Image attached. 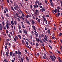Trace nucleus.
I'll use <instances>...</instances> for the list:
<instances>
[{
    "label": "nucleus",
    "mask_w": 62,
    "mask_h": 62,
    "mask_svg": "<svg viewBox=\"0 0 62 62\" xmlns=\"http://www.w3.org/2000/svg\"><path fill=\"white\" fill-rule=\"evenodd\" d=\"M59 9H60V7L59 6H58L57 7V10L58 12V13L57 14H56V17H57L58 16L59 17V15L60 14V13H59L60 12V11H59Z\"/></svg>",
    "instance_id": "1"
},
{
    "label": "nucleus",
    "mask_w": 62,
    "mask_h": 62,
    "mask_svg": "<svg viewBox=\"0 0 62 62\" xmlns=\"http://www.w3.org/2000/svg\"><path fill=\"white\" fill-rule=\"evenodd\" d=\"M50 58L52 60V61H53L54 62V61H55V59H54V57H53V56L52 55H50Z\"/></svg>",
    "instance_id": "2"
},
{
    "label": "nucleus",
    "mask_w": 62,
    "mask_h": 62,
    "mask_svg": "<svg viewBox=\"0 0 62 62\" xmlns=\"http://www.w3.org/2000/svg\"><path fill=\"white\" fill-rule=\"evenodd\" d=\"M40 11L41 12H43V11H45V9L44 8H42V9H40Z\"/></svg>",
    "instance_id": "3"
},
{
    "label": "nucleus",
    "mask_w": 62,
    "mask_h": 62,
    "mask_svg": "<svg viewBox=\"0 0 62 62\" xmlns=\"http://www.w3.org/2000/svg\"><path fill=\"white\" fill-rule=\"evenodd\" d=\"M3 27H2V25L0 23V30L2 31L3 29Z\"/></svg>",
    "instance_id": "4"
},
{
    "label": "nucleus",
    "mask_w": 62,
    "mask_h": 62,
    "mask_svg": "<svg viewBox=\"0 0 62 62\" xmlns=\"http://www.w3.org/2000/svg\"><path fill=\"white\" fill-rule=\"evenodd\" d=\"M10 25V24L9 23H7L6 24V28L7 29H8V25Z\"/></svg>",
    "instance_id": "5"
},
{
    "label": "nucleus",
    "mask_w": 62,
    "mask_h": 62,
    "mask_svg": "<svg viewBox=\"0 0 62 62\" xmlns=\"http://www.w3.org/2000/svg\"><path fill=\"white\" fill-rule=\"evenodd\" d=\"M35 39H36V40L38 42H39V40H40L39 38H38L37 39V37H36Z\"/></svg>",
    "instance_id": "6"
},
{
    "label": "nucleus",
    "mask_w": 62,
    "mask_h": 62,
    "mask_svg": "<svg viewBox=\"0 0 62 62\" xmlns=\"http://www.w3.org/2000/svg\"><path fill=\"white\" fill-rule=\"evenodd\" d=\"M18 54H19V55H21V51L20 50H18Z\"/></svg>",
    "instance_id": "7"
},
{
    "label": "nucleus",
    "mask_w": 62,
    "mask_h": 62,
    "mask_svg": "<svg viewBox=\"0 0 62 62\" xmlns=\"http://www.w3.org/2000/svg\"><path fill=\"white\" fill-rule=\"evenodd\" d=\"M16 8L17 9H19V6L17 5V4H16Z\"/></svg>",
    "instance_id": "8"
},
{
    "label": "nucleus",
    "mask_w": 62,
    "mask_h": 62,
    "mask_svg": "<svg viewBox=\"0 0 62 62\" xmlns=\"http://www.w3.org/2000/svg\"><path fill=\"white\" fill-rule=\"evenodd\" d=\"M32 28L34 30H35V31H36V29L35 28H36V27L35 26H32Z\"/></svg>",
    "instance_id": "9"
},
{
    "label": "nucleus",
    "mask_w": 62,
    "mask_h": 62,
    "mask_svg": "<svg viewBox=\"0 0 62 62\" xmlns=\"http://www.w3.org/2000/svg\"><path fill=\"white\" fill-rule=\"evenodd\" d=\"M48 33L50 35H51V34L50 33V30H48L47 31Z\"/></svg>",
    "instance_id": "10"
},
{
    "label": "nucleus",
    "mask_w": 62,
    "mask_h": 62,
    "mask_svg": "<svg viewBox=\"0 0 62 62\" xmlns=\"http://www.w3.org/2000/svg\"><path fill=\"white\" fill-rule=\"evenodd\" d=\"M22 43L23 45H24L25 44V42H24V41L23 40H22Z\"/></svg>",
    "instance_id": "11"
},
{
    "label": "nucleus",
    "mask_w": 62,
    "mask_h": 62,
    "mask_svg": "<svg viewBox=\"0 0 62 62\" xmlns=\"http://www.w3.org/2000/svg\"><path fill=\"white\" fill-rule=\"evenodd\" d=\"M22 27L23 28H25V27H24V25L23 24H22Z\"/></svg>",
    "instance_id": "12"
},
{
    "label": "nucleus",
    "mask_w": 62,
    "mask_h": 62,
    "mask_svg": "<svg viewBox=\"0 0 62 62\" xmlns=\"http://www.w3.org/2000/svg\"><path fill=\"white\" fill-rule=\"evenodd\" d=\"M32 24H35V21H34V20H32Z\"/></svg>",
    "instance_id": "13"
},
{
    "label": "nucleus",
    "mask_w": 62,
    "mask_h": 62,
    "mask_svg": "<svg viewBox=\"0 0 62 62\" xmlns=\"http://www.w3.org/2000/svg\"><path fill=\"white\" fill-rule=\"evenodd\" d=\"M23 32L24 33L26 34H27V31L25 30H23Z\"/></svg>",
    "instance_id": "14"
},
{
    "label": "nucleus",
    "mask_w": 62,
    "mask_h": 62,
    "mask_svg": "<svg viewBox=\"0 0 62 62\" xmlns=\"http://www.w3.org/2000/svg\"><path fill=\"white\" fill-rule=\"evenodd\" d=\"M37 22L39 23H40V20L39 19L38 20Z\"/></svg>",
    "instance_id": "15"
},
{
    "label": "nucleus",
    "mask_w": 62,
    "mask_h": 62,
    "mask_svg": "<svg viewBox=\"0 0 62 62\" xmlns=\"http://www.w3.org/2000/svg\"><path fill=\"white\" fill-rule=\"evenodd\" d=\"M44 39L46 41H48V38H46L45 37H44Z\"/></svg>",
    "instance_id": "16"
},
{
    "label": "nucleus",
    "mask_w": 62,
    "mask_h": 62,
    "mask_svg": "<svg viewBox=\"0 0 62 62\" xmlns=\"http://www.w3.org/2000/svg\"><path fill=\"white\" fill-rule=\"evenodd\" d=\"M15 38H16V39H18V36H15Z\"/></svg>",
    "instance_id": "17"
},
{
    "label": "nucleus",
    "mask_w": 62,
    "mask_h": 62,
    "mask_svg": "<svg viewBox=\"0 0 62 62\" xmlns=\"http://www.w3.org/2000/svg\"><path fill=\"white\" fill-rule=\"evenodd\" d=\"M11 24L12 25H14V23L13 21H11Z\"/></svg>",
    "instance_id": "18"
},
{
    "label": "nucleus",
    "mask_w": 62,
    "mask_h": 62,
    "mask_svg": "<svg viewBox=\"0 0 62 62\" xmlns=\"http://www.w3.org/2000/svg\"><path fill=\"white\" fill-rule=\"evenodd\" d=\"M8 54H9V53H8V52H7L6 53V56L7 57H8Z\"/></svg>",
    "instance_id": "19"
},
{
    "label": "nucleus",
    "mask_w": 62,
    "mask_h": 62,
    "mask_svg": "<svg viewBox=\"0 0 62 62\" xmlns=\"http://www.w3.org/2000/svg\"><path fill=\"white\" fill-rule=\"evenodd\" d=\"M18 37L19 38V39H21V35H18Z\"/></svg>",
    "instance_id": "20"
},
{
    "label": "nucleus",
    "mask_w": 62,
    "mask_h": 62,
    "mask_svg": "<svg viewBox=\"0 0 62 62\" xmlns=\"http://www.w3.org/2000/svg\"><path fill=\"white\" fill-rule=\"evenodd\" d=\"M14 23L15 25H16V24H17V21H14Z\"/></svg>",
    "instance_id": "21"
},
{
    "label": "nucleus",
    "mask_w": 62,
    "mask_h": 62,
    "mask_svg": "<svg viewBox=\"0 0 62 62\" xmlns=\"http://www.w3.org/2000/svg\"><path fill=\"white\" fill-rule=\"evenodd\" d=\"M11 8L12 10H13V11H15V10H14V9L13 8V7H11Z\"/></svg>",
    "instance_id": "22"
},
{
    "label": "nucleus",
    "mask_w": 62,
    "mask_h": 62,
    "mask_svg": "<svg viewBox=\"0 0 62 62\" xmlns=\"http://www.w3.org/2000/svg\"><path fill=\"white\" fill-rule=\"evenodd\" d=\"M26 58L27 61H29V59L28 58V57L27 56H26Z\"/></svg>",
    "instance_id": "23"
},
{
    "label": "nucleus",
    "mask_w": 62,
    "mask_h": 62,
    "mask_svg": "<svg viewBox=\"0 0 62 62\" xmlns=\"http://www.w3.org/2000/svg\"><path fill=\"white\" fill-rule=\"evenodd\" d=\"M2 24H3V26H5V22H4V21H3L2 22Z\"/></svg>",
    "instance_id": "24"
},
{
    "label": "nucleus",
    "mask_w": 62,
    "mask_h": 62,
    "mask_svg": "<svg viewBox=\"0 0 62 62\" xmlns=\"http://www.w3.org/2000/svg\"><path fill=\"white\" fill-rule=\"evenodd\" d=\"M57 52L58 53V54H61V53H60V52L59 51H58V50H57Z\"/></svg>",
    "instance_id": "25"
},
{
    "label": "nucleus",
    "mask_w": 62,
    "mask_h": 62,
    "mask_svg": "<svg viewBox=\"0 0 62 62\" xmlns=\"http://www.w3.org/2000/svg\"><path fill=\"white\" fill-rule=\"evenodd\" d=\"M52 55L54 57V59H56V58L55 56H54V55Z\"/></svg>",
    "instance_id": "26"
},
{
    "label": "nucleus",
    "mask_w": 62,
    "mask_h": 62,
    "mask_svg": "<svg viewBox=\"0 0 62 62\" xmlns=\"http://www.w3.org/2000/svg\"><path fill=\"white\" fill-rule=\"evenodd\" d=\"M14 9L15 10H17V9L15 7H14Z\"/></svg>",
    "instance_id": "27"
},
{
    "label": "nucleus",
    "mask_w": 62,
    "mask_h": 62,
    "mask_svg": "<svg viewBox=\"0 0 62 62\" xmlns=\"http://www.w3.org/2000/svg\"><path fill=\"white\" fill-rule=\"evenodd\" d=\"M12 52H10V56H12Z\"/></svg>",
    "instance_id": "28"
},
{
    "label": "nucleus",
    "mask_w": 62,
    "mask_h": 62,
    "mask_svg": "<svg viewBox=\"0 0 62 62\" xmlns=\"http://www.w3.org/2000/svg\"><path fill=\"white\" fill-rule=\"evenodd\" d=\"M21 18L23 20H24V18H23V17L22 16H21Z\"/></svg>",
    "instance_id": "29"
},
{
    "label": "nucleus",
    "mask_w": 62,
    "mask_h": 62,
    "mask_svg": "<svg viewBox=\"0 0 62 62\" xmlns=\"http://www.w3.org/2000/svg\"><path fill=\"white\" fill-rule=\"evenodd\" d=\"M5 10L7 12H8V9H7V8H5Z\"/></svg>",
    "instance_id": "30"
},
{
    "label": "nucleus",
    "mask_w": 62,
    "mask_h": 62,
    "mask_svg": "<svg viewBox=\"0 0 62 62\" xmlns=\"http://www.w3.org/2000/svg\"><path fill=\"white\" fill-rule=\"evenodd\" d=\"M39 41L40 42V43H43V42H42V40H41V39H40L39 40Z\"/></svg>",
    "instance_id": "31"
},
{
    "label": "nucleus",
    "mask_w": 62,
    "mask_h": 62,
    "mask_svg": "<svg viewBox=\"0 0 62 62\" xmlns=\"http://www.w3.org/2000/svg\"><path fill=\"white\" fill-rule=\"evenodd\" d=\"M35 35L36 37H39V36L36 33V34L35 33Z\"/></svg>",
    "instance_id": "32"
},
{
    "label": "nucleus",
    "mask_w": 62,
    "mask_h": 62,
    "mask_svg": "<svg viewBox=\"0 0 62 62\" xmlns=\"http://www.w3.org/2000/svg\"><path fill=\"white\" fill-rule=\"evenodd\" d=\"M50 5L53 7L54 6V4H53L52 3H50Z\"/></svg>",
    "instance_id": "33"
},
{
    "label": "nucleus",
    "mask_w": 62,
    "mask_h": 62,
    "mask_svg": "<svg viewBox=\"0 0 62 62\" xmlns=\"http://www.w3.org/2000/svg\"><path fill=\"white\" fill-rule=\"evenodd\" d=\"M49 47H50L51 49H53V48H52V46H51V45H49Z\"/></svg>",
    "instance_id": "34"
},
{
    "label": "nucleus",
    "mask_w": 62,
    "mask_h": 62,
    "mask_svg": "<svg viewBox=\"0 0 62 62\" xmlns=\"http://www.w3.org/2000/svg\"><path fill=\"white\" fill-rule=\"evenodd\" d=\"M6 34H8V31L7 30L6 31Z\"/></svg>",
    "instance_id": "35"
},
{
    "label": "nucleus",
    "mask_w": 62,
    "mask_h": 62,
    "mask_svg": "<svg viewBox=\"0 0 62 62\" xmlns=\"http://www.w3.org/2000/svg\"><path fill=\"white\" fill-rule=\"evenodd\" d=\"M6 15L7 17H9V16L8 14H6Z\"/></svg>",
    "instance_id": "36"
},
{
    "label": "nucleus",
    "mask_w": 62,
    "mask_h": 62,
    "mask_svg": "<svg viewBox=\"0 0 62 62\" xmlns=\"http://www.w3.org/2000/svg\"><path fill=\"white\" fill-rule=\"evenodd\" d=\"M18 26L19 28V30H20V29H21V26L19 25Z\"/></svg>",
    "instance_id": "37"
},
{
    "label": "nucleus",
    "mask_w": 62,
    "mask_h": 62,
    "mask_svg": "<svg viewBox=\"0 0 62 62\" xmlns=\"http://www.w3.org/2000/svg\"><path fill=\"white\" fill-rule=\"evenodd\" d=\"M35 11L37 13H39V10H36Z\"/></svg>",
    "instance_id": "38"
},
{
    "label": "nucleus",
    "mask_w": 62,
    "mask_h": 62,
    "mask_svg": "<svg viewBox=\"0 0 62 62\" xmlns=\"http://www.w3.org/2000/svg\"><path fill=\"white\" fill-rule=\"evenodd\" d=\"M14 39L15 41H17V40H16V39L14 37Z\"/></svg>",
    "instance_id": "39"
},
{
    "label": "nucleus",
    "mask_w": 62,
    "mask_h": 62,
    "mask_svg": "<svg viewBox=\"0 0 62 62\" xmlns=\"http://www.w3.org/2000/svg\"><path fill=\"white\" fill-rule=\"evenodd\" d=\"M43 57L44 59H46V58L44 56H43Z\"/></svg>",
    "instance_id": "40"
},
{
    "label": "nucleus",
    "mask_w": 62,
    "mask_h": 62,
    "mask_svg": "<svg viewBox=\"0 0 62 62\" xmlns=\"http://www.w3.org/2000/svg\"><path fill=\"white\" fill-rule=\"evenodd\" d=\"M30 8H31V9H32V8H33V7H32V5H30Z\"/></svg>",
    "instance_id": "41"
},
{
    "label": "nucleus",
    "mask_w": 62,
    "mask_h": 62,
    "mask_svg": "<svg viewBox=\"0 0 62 62\" xmlns=\"http://www.w3.org/2000/svg\"><path fill=\"white\" fill-rule=\"evenodd\" d=\"M57 9L56 8L55 9V10H54V12H57Z\"/></svg>",
    "instance_id": "42"
},
{
    "label": "nucleus",
    "mask_w": 62,
    "mask_h": 62,
    "mask_svg": "<svg viewBox=\"0 0 62 62\" xmlns=\"http://www.w3.org/2000/svg\"><path fill=\"white\" fill-rule=\"evenodd\" d=\"M1 17L3 19H4V16H3V15H1Z\"/></svg>",
    "instance_id": "43"
},
{
    "label": "nucleus",
    "mask_w": 62,
    "mask_h": 62,
    "mask_svg": "<svg viewBox=\"0 0 62 62\" xmlns=\"http://www.w3.org/2000/svg\"><path fill=\"white\" fill-rule=\"evenodd\" d=\"M26 40H27L28 42H29V39H28L27 38L26 39Z\"/></svg>",
    "instance_id": "44"
},
{
    "label": "nucleus",
    "mask_w": 62,
    "mask_h": 62,
    "mask_svg": "<svg viewBox=\"0 0 62 62\" xmlns=\"http://www.w3.org/2000/svg\"><path fill=\"white\" fill-rule=\"evenodd\" d=\"M45 2L46 4L47 3V0H45Z\"/></svg>",
    "instance_id": "45"
},
{
    "label": "nucleus",
    "mask_w": 62,
    "mask_h": 62,
    "mask_svg": "<svg viewBox=\"0 0 62 62\" xmlns=\"http://www.w3.org/2000/svg\"><path fill=\"white\" fill-rule=\"evenodd\" d=\"M9 22V21H8V20H7V23H9V22Z\"/></svg>",
    "instance_id": "46"
},
{
    "label": "nucleus",
    "mask_w": 62,
    "mask_h": 62,
    "mask_svg": "<svg viewBox=\"0 0 62 62\" xmlns=\"http://www.w3.org/2000/svg\"><path fill=\"white\" fill-rule=\"evenodd\" d=\"M36 46H39V44H38V43H36Z\"/></svg>",
    "instance_id": "47"
},
{
    "label": "nucleus",
    "mask_w": 62,
    "mask_h": 62,
    "mask_svg": "<svg viewBox=\"0 0 62 62\" xmlns=\"http://www.w3.org/2000/svg\"><path fill=\"white\" fill-rule=\"evenodd\" d=\"M15 53L16 54H18V51H15Z\"/></svg>",
    "instance_id": "48"
},
{
    "label": "nucleus",
    "mask_w": 62,
    "mask_h": 62,
    "mask_svg": "<svg viewBox=\"0 0 62 62\" xmlns=\"http://www.w3.org/2000/svg\"><path fill=\"white\" fill-rule=\"evenodd\" d=\"M37 54L38 56H39V53H38Z\"/></svg>",
    "instance_id": "49"
},
{
    "label": "nucleus",
    "mask_w": 62,
    "mask_h": 62,
    "mask_svg": "<svg viewBox=\"0 0 62 62\" xmlns=\"http://www.w3.org/2000/svg\"><path fill=\"white\" fill-rule=\"evenodd\" d=\"M44 55L45 56V57H46V54L45 53L44 54Z\"/></svg>",
    "instance_id": "50"
},
{
    "label": "nucleus",
    "mask_w": 62,
    "mask_h": 62,
    "mask_svg": "<svg viewBox=\"0 0 62 62\" xmlns=\"http://www.w3.org/2000/svg\"><path fill=\"white\" fill-rule=\"evenodd\" d=\"M21 60L22 62H23V58H21Z\"/></svg>",
    "instance_id": "51"
},
{
    "label": "nucleus",
    "mask_w": 62,
    "mask_h": 62,
    "mask_svg": "<svg viewBox=\"0 0 62 62\" xmlns=\"http://www.w3.org/2000/svg\"><path fill=\"white\" fill-rule=\"evenodd\" d=\"M62 35V33H60V34H59V36H61V35Z\"/></svg>",
    "instance_id": "52"
},
{
    "label": "nucleus",
    "mask_w": 62,
    "mask_h": 62,
    "mask_svg": "<svg viewBox=\"0 0 62 62\" xmlns=\"http://www.w3.org/2000/svg\"><path fill=\"white\" fill-rule=\"evenodd\" d=\"M27 23L28 24H29V25L30 24V23L29 22V21L27 22Z\"/></svg>",
    "instance_id": "53"
},
{
    "label": "nucleus",
    "mask_w": 62,
    "mask_h": 62,
    "mask_svg": "<svg viewBox=\"0 0 62 62\" xmlns=\"http://www.w3.org/2000/svg\"><path fill=\"white\" fill-rule=\"evenodd\" d=\"M7 2L8 3H9V0H7Z\"/></svg>",
    "instance_id": "54"
},
{
    "label": "nucleus",
    "mask_w": 62,
    "mask_h": 62,
    "mask_svg": "<svg viewBox=\"0 0 62 62\" xmlns=\"http://www.w3.org/2000/svg\"><path fill=\"white\" fill-rule=\"evenodd\" d=\"M25 42L26 43V44H27V45H28V42L27 41H26Z\"/></svg>",
    "instance_id": "55"
},
{
    "label": "nucleus",
    "mask_w": 62,
    "mask_h": 62,
    "mask_svg": "<svg viewBox=\"0 0 62 62\" xmlns=\"http://www.w3.org/2000/svg\"><path fill=\"white\" fill-rule=\"evenodd\" d=\"M39 6L38 5H36V8H37Z\"/></svg>",
    "instance_id": "56"
},
{
    "label": "nucleus",
    "mask_w": 62,
    "mask_h": 62,
    "mask_svg": "<svg viewBox=\"0 0 62 62\" xmlns=\"http://www.w3.org/2000/svg\"><path fill=\"white\" fill-rule=\"evenodd\" d=\"M28 17H29V18H30L31 17V16L30 15H29L28 16Z\"/></svg>",
    "instance_id": "57"
},
{
    "label": "nucleus",
    "mask_w": 62,
    "mask_h": 62,
    "mask_svg": "<svg viewBox=\"0 0 62 62\" xmlns=\"http://www.w3.org/2000/svg\"><path fill=\"white\" fill-rule=\"evenodd\" d=\"M37 4H38L37 2L36 1V2L35 3V5H37Z\"/></svg>",
    "instance_id": "58"
},
{
    "label": "nucleus",
    "mask_w": 62,
    "mask_h": 62,
    "mask_svg": "<svg viewBox=\"0 0 62 62\" xmlns=\"http://www.w3.org/2000/svg\"><path fill=\"white\" fill-rule=\"evenodd\" d=\"M5 50H6L7 49V46H5Z\"/></svg>",
    "instance_id": "59"
},
{
    "label": "nucleus",
    "mask_w": 62,
    "mask_h": 62,
    "mask_svg": "<svg viewBox=\"0 0 62 62\" xmlns=\"http://www.w3.org/2000/svg\"><path fill=\"white\" fill-rule=\"evenodd\" d=\"M41 37H44V35L43 34H41Z\"/></svg>",
    "instance_id": "60"
},
{
    "label": "nucleus",
    "mask_w": 62,
    "mask_h": 62,
    "mask_svg": "<svg viewBox=\"0 0 62 62\" xmlns=\"http://www.w3.org/2000/svg\"><path fill=\"white\" fill-rule=\"evenodd\" d=\"M46 17L47 18H48V17H49V15H46Z\"/></svg>",
    "instance_id": "61"
},
{
    "label": "nucleus",
    "mask_w": 62,
    "mask_h": 62,
    "mask_svg": "<svg viewBox=\"0 0 62 62\" xmlns=\"http://www.w3.org/2000/svg\"><path fill=\"white\" fill-rule=\"evenodd\" d=\"M17 19L19 21H20L21 20H20V19H19V18H17Z\"/></svg>",
    "instance_id": "62"
},
{
    "label": "nucleus",
    "mask_w": 62,
    "mask_h": 62,
    "mask_svg": "<svg viewBox=\"0 0 62 62\" xmlns=\"http://www.w3.org/2000/svg\"><path fill=\"white\" fill-rule=\"evenodd\" d=\"M19 32L20 33H22V31H21V30H19Z\"/></svg>",
    "instance_id": "63"
},
{
    "label": "nucleus",
    "mask_w": 62,
    "mask_h": 62,
    "mask_svg": "<svg viewBox=\"0 0 62 62\" xmlns=\"http://www.w3.org/2000/svg\"><path fill=\"white\" fill-rule=\"evenodd\" d=\"M50 3H52V0H50Z\"/></svg>",
    "instance_id": "64"
}]
</instances>
